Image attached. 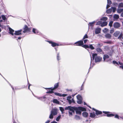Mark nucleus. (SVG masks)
I'll use <instances>...</instances> for the list:
<instances>
[{
  "instance_id": "nucleus-1",
  "label": "nucleus",
  "mask_w": 123,
  "mask_h": 123,
  "mask_svg": "<svg viewBox=\"0 0 123 123\" xmlns=\"http://www.w3.org/2000/svg\"><path fill=\"white\" fill-rule=\"evenodd\" d=\"M74 111H75L76 113L79 114H81V111H86L85 108L80 107H79L78 108L74 107Z\"/></svg>"
},
{
  "instance_id": "nucleus-2",
  "label": "nucleus",
  "mask_w": 123,
  "mask_h": 123,
  "mask_svg": "<svg viewBox=\"0 0 123 123\" xmlns=\"http://www.w3.org/2000/svg\"><path fill=\"white\" fill-rule=\"evenodd\" d=\"M97 54L96 53L92 54V56L93 60L95 58V62H99L102 59V58L99 56H97Z\"/></svg>"
},
{
  "instance_id": "nucleus-3",
  "label": "nucleus",
  "mask_w": 123,
  "mask_h": 123,
  "mask_svg": "<svg viewBox=\"0 0 123 123\" xmlns=\"http://www.w3.org/2000/svg\"><path fill=\"white\" fill-rule=\"evenodd\" d=\"M57 111L58 110L57 108L53 109L51 111V113L49 117V118L52 119L53 118V116L57 115Z\"/></svg>"
},
{
  "instance_id": "nucleus-4",
  "label": "nucleus",
  "mask_w": 123,
  "mask_h": 123,
  "mask_svg": "<svg viewBox=\"0 0 123 123\" xmlns=\"http://www.w3.org/2000/svg\"><path fill=\"white\" fill-rule=\"evenodd\" d=\"M23 29L24 31H23V32L24 33L29 32L31 29L30 28H28L27 26L26 25H25Z\"/></svg>"
},
{
  "instance_id": "nucleus-5",
  "label": "nucleus",
  "mask_w": 123,
  "mask_h": 123,
  "mask_svg": "<svg viewBox=\"0 0 123 123\" xmlns=\"http://www.w3.org/2000/svg\"><path fill=\"white\" fill-rule=\"evenodd\" d=\"M74 44H76V45L80 46L83 45L84 44L83 41L80 40L76 42Z\"/></svg>"
},
{
  "instance_id": "nucleus-6",
  "label": "nucleus",
  "mask_w": 123,
  "mask_h": 123,
  "mask_svg": "<svg viewBox=\"0 0 123 123\" xmlns=\"http://www.w3.org/2000/svg\"><path fill=\"white\" fill-rule=\"evenodd\" d=\"M113 26L114 28H118L120 27V25L119 23L116 22L113 24Z\"/></svg>"
},
{
  "instance_id": "nucleus-7",
  "label": "nucleus",
  "mask_w": 123,
  "mask_h": 123,
  "mask_svg": "<svg viewBox=\"0 0 123 123\" xmlns=\"http://www.w3.org/2000/svg\"><path fill=\"white\" fill-rule=\"evenodd\" d=\"M103 112L105 114H106V116L107 117H112L114 116V115L113 114H109V112L103 111Z\"/></svg>"
},
{
  "instance_id": "nucleus-8",
  "label": "nucleus",
  "mask_w": 123,
  "mask_h": 123,
  "mask_svg": "<svg viewBox=\"0 0 123 123\" xmlns=\"http://www.w3.org/2000/svg\"><path fill=\"white\" fill-rule=\"evenodd\" d=\"M22 30L21 29L17 31H15L14 34L15 35H19L21 34V31Z\"/></svg>"
},
{
  "instance_id": "nucleus-9",
  "label": "nucleus",
  "mask_w": 123,
  "mask_h": 123,
  "mask_svg": "<svg viewBox=\"0 0 123 123\" xmlns=\"http://www.w3.org/2000/svg\"><path fill=\"white\" fill-rule=\"evenodd\" d=\"M109 58V56L106 54L104 55L103 57V58L104 61L108 62V60H107V59L108 58Z\"/></svg>"
},
{
  "instance_id": "nucleus-10",
  "label": "nucleus",
  "mask_w": 123,
  "mask_h": 123,
  "mask_svg": "<svg viewBox=\"0 0 123 123\" xmlns=\"http://www.w3.org/2000/svg\"><path fill=\"white\" fill-rule=\"evenodd\" d=\"M46 89H49V90L48 91L47 93H51L53 92H53V91L54 90L53 89V88H45Z\"/></svg>"
},
{
  "instance_id": "nucleus-11",
  "label": "nucleus",
  "mask_w": 123,
  "mask_h": 123,
  "mask_svg": "<svg viewBox=\"0 0 123 123\" xmlns=\"http://www.w3.org/2000/svg\"><path fill=\"white\" fill-rule=\"evenodd\" d=\"M8 29L9 31V33L12 35L13 36L14 34L13 33V32H14V30L9 27H8Z\"/></svg>"
},
{
  "instance_id": "nucleus-12",
  "label": "nucleus",
  "mask_w": 123,
  "mask_h": 123,
  "mask_svg": "<svg viewBox=\"0 0 123 123\" xmlns=\"http://www.w3.org/2000/svg\"><path fill=\"white\" fill-rule=\"evenodd\" d=\"M101 30V29L100 28H98L95 29V33L96 34H99L100 33Z\"/></svg>"
},
{
  "instance_id": "nucleus-13",
  "label": "nucleus",
  "mask_w": 123,
  "mask_h": 123,
  "mask_svg": "<svg viewBox=\"0 0 123 123\" xmlns=\"http://www.w3.org/2000/svg\"><path fill=\"white\" fill-rule=\"evenodd\" d=\"M92 109L94 111H96V114L97 115H98L99 114H101L102 113V112L101 111H98L97 110H96L95 109L93 108Z\"/></svg>"
},
{
  "instance_id": "nucleus-14",
  "label": "nucleus",
  "mask_w": 123,
  "mask_h": 123,
  "mask_svg": "<svg viewBox=\"0 0 123 123\" xmlns=\"http://www.w3.org/2000/svg\"><path fill=\"white\" fill-rule=\"evenodd\" d=\"M69 115V116H71L72 115V113H74V107H73V110H70L68 111Z\"/></svg>"
},
{
  "instance_id": "nucleus-15",
  "label": "nucleus",
  "mask_w": 123,
  "mask_h": 123,
  "mask_svg": "<svg viewBox=\"0 0 123 123\" xmlns=\"http://www.w3.org/2000/svg\"><path fill=\"white\" fill-rule=\"evenodd\" d=\"M48 42L50 43L51 44V45L53 47H54L56 46H58L59 45L58 44L53 42L51 41H49Z\"/></svg>"
},
{
  "instance_id": "nucleus-16",
  "label": "nucleus",
  "mask_w": 123,
  "mask_h": 123,
  "mask_svg": "<svg viewBox=\"0 0 123 123\" xmlns=\"http://www.w3.org/2000/svg\"><path fill=\"white\" fill-rule=\"evenodd\" d=\"M37 98L41 100H42L43 101H44L45 100V99L46 98V97L45 96H44L43 97H37Z\"/></svg>"
},
{
  "instance_id": "nucleus-17",
  "label": "nucleus",
  "mask_w": 123,
  "mask_h": 123,
  "mask_svg": "<svg viewBox=\"0 0 123 123\" xmlns=\"http://www.w3.org/2000/svg\"><path fill=\"white\" fill-rule=\"evenodd\" d=\"M120 33V32L119 31H116L113 34L114 36L116 37H118V35Z\"/></svg>"
},
{
  "instance_id": "nucleus-18",
  "label": "nucleus",
  "mask_w": 123,
  "mask_h": 123,
  "mask_svg": "<svg viewBox=\"0 0 123 123\" xmlns=\"http://www.w3.org/2000/svg\"><path fill=\"white\" fill-rule=\"evenodd\" d=\"M107 24V23L106 22H102L100 26L101 27H103L106 26Z\"/></svg>"
},
{
  "instance_id": "nucleus-19",
  "label": "nucleus",
  "mask_w": 123,
  "mask_h": 123,
  "mask_svg": "<svg viewBox=\"0 0 123 123\" xmlns=\"http://www.w3.org/2000/svg\"><path fill=\"white\" fill-rule=\"evenodd\" d=\"M73 107H74L68 106L67 107H66L65 108V110H69V111L73 110Z\"/></svg>"
},
{
  "instance_id": "nucleus-20",
  "label": "nucleus",
  "mask_w": 123,
  "mask_h": 123,
  "mask_svg": "<svg viewBox=\"0 0 123 123\" xmlns=\"http://www.w3.org/2000/svg\"><path fill=\"white\" fill-rule=\"evenodd\" d=\"M105 37L106 38L110 39L111 37V35L109 34H107L105 35Z\"/></svg>"
},
{
  "instance_id": "nucleus-21",
  "label": "nucleus",
  "mask_w": 123,
  "mask_h": 123,
  "mask_svg": "<svg viewBox=\"0 0 123 123\" xmlns=\"http://www.w3.org/2000/svg\"><path fill=\"white\" fill-rule=\"evenodd\" d=\"M96 116L94 112L91 113H90V117L92 118H94Z\"/></svg>"
},
{
  "instance_id": "nucleus-22",
  "label": "nucleus",
  "mask_w": 123,
  "mask_h": 123,
  "mask_svg": "<svg viewBox=\"0 0 123 123\" xmlns=\"http://www.w3.org/2000/svg\"><path fill=\"white\" fill-rule=\"evenodd\" d=\"M53 103L57 104H60V102L58 101L57 99H54L53 101Z\"/></svg>"
},
{
  "instance_id": "nucleus-23",
  "label": "nucleus",
  "mask_w": 123,
  "mask_h": 123,
  "mask_svg": "<svg viewBox=\"0 0 123 123\" xmlns=\"http://www.w3.org/2000/svg\"><path fill=\"white\" fill-rule=\"evenodd\" d=\"M95 22V21H94L92 22L89 23L88 25L89 27L90 26L92 27L93 25L94 24Z\"/></svg>"
},
{
  "instance_id": "nucleus-24",
  "label": "nucleus",
  "mask_w": 123,
  "mask_h": 123,
  "mask_svg": "<svg viewBox=\"0 0 123 123\" xmlns=\"http://www.w3.org/2000/svg\"><path fill=\"white\" fill-rule=\"evenodd\" d=\"M32 31L34 33L36 34L38 33V31L36 29L33 28L32 30Z\"/></svg>"
},
{
  "instance_id": "nucleus-25",
  "label": "nucleus",
  "mask_w": 123,
  "mask_h": 123,
  "mask_svg": "<svg viewBox=\"0 0 123 123\" xmlns=\"http://www.w3.org/2000/svg\"><path fill=\"white\" fill-rule=\"evenodd\" d=\"M82 115L84 117H87L88 115V113L86 112H84L82 113Z\"/></svg>"
},
{
  "instance_id": "nucleus-26",
  "label": "nucleus",
  "mask_w": 123,
  "mask_h": 123,
  "mask_svg": "<svg viewBox=\"0 0 123 123\" xmlns=\"http://www.w3.org/2000/svg\"><path fill=\"white\" fill-rule=\"evenodd\" d=\"M59 86V84L58 83H57L55 84L54 85V87L53 88V89L54 90L55 89L57 88Z\"/></svg>"
},
{
  "instance_id": "nucleus-27",
  "label": "nucleus",
  "mask_w": 123,
  "mask_h": 123,
  "mask_svg": "<svg viewBox=\"0 0 123 123\" xmlns=\"http://www.w3.org/2000/svg\"><path fill=\"white\" fill-rule=\"evenodd\" d=\"M120 8H118L117 9V12L119 13H120L123 11V9H120Z\"/></svg>"
},
{
  "instance_id": "nucleus-28",
  "label": "nucleus",
  "mask_w": 123,
  "mask_h": 123,
  "mask_svg": "<svg viewBox=\"0 0 123 123\" xmlns=\"http://www.w3.org/2000/svg\"><path fill=\"white\" fill-rule=\"evenodd\" d=\"M112 11V9L111 8L108 9L106 10V12L108 14L110 13Z\"/></svg>"
},
{
  "instance_id": "nucleus-29",
  "label": "nucleus",
  "mask_w": 123,
  "mask_h": 123,
  "mask_svg": "<svg viewBox=\"0 0 123 123\" xmlns=\"http://www.w3.org/2000/svg\"><path fill=\"white\" fill-rule=\"evenodd\" d=\"M123 7V3H120L118 6V8H120Z\"/></svg>"
},
{
  "instance_id": "nucleus-30",
  "label": "nucleus",
  "mask_w": 123,
  "mask_h": 123,
  "mask_svg": "<svg viewBox=\"0 0 123 123\" xmlns=\"http://www.w3.org/2000/svg\"><path fill=\"white\" fill-rule=\"evenodd\" d=\"M114 18L116 19H117L119 18V17L118 15L117 14H115L113 16Z\"/></svg>"
},
{
  "instance_id": "nucleus-31",
  "label": "nucleus",
  "mask_w": 123,
  "mask_h": 123,
  "mask_svg": "<svg viewBox=\"0 0 123 123\" xmlns=\"http://www.w3.org/2000/svg\"><path fill=\"white\" fill-rule=\"evenodd\" d=\"M77 98L78 100H82V97L80 95H77Z\"/></svg>"
},
{
  "instance_id": "nucleus-32",
  "label": "nucleus",
  "mask_w": 123,
  "mask_h": 123,
  "mask_svg": "<svg viewBox=\"0 0 123 123\" xmlns=\"http://www.w3.org/2000/svg\"><path fill=\"white\" fill-rule=\"evenodd\" d=\"M59 109L62 112V113H63V111H64V108L62 107H59Z\"/></svg>"
},
{
  "instance_id": "nucleus-33",
  "label": "nucleus",
  "mask_w": 123,
  "mask_h": 123,
  "mask_svg": "<svg viewBox=\"0 0 123 123\" xmlns=\"http://www.w3.org/2000/svg\"><path fill=\"white\" fill-rule=\"evenodd\" d=\"M96 50L98 52H101L102 51V50L100 48H97L96 49Z\"/></svg>"
},
{
  "instance_id": "nucleus-34",
  "label": "nucleus",
  "mask_w": 123,
  "mask_h": 123,
  "mask_svg": "<svg viewBox=\"0 0 123 123\" xmlns=\"http://www.w3.org/2000/svg\"><path fill=\"white\" fill-rule=\"evenodd\" d=\"M89 48L91 49H94V48L93 47L92 44H90L89 46Z\"/></svg>"
},
{
  "instance_id": "nucleus-35",
  "label": "nucleus",
  "mask_w": 123,
  "mask_h": 123,
  "mask_svg": "<svg viewBox=\"0 0 123 123\" xmlns=\"http://www.w3.org/2000/svg\"><path fill=\"white\" fill-rule=\"evenodd\" d=\"M113 23V22L112 21H110L109 23V25L111 27L112 26V24Z\"/></svg>"
},
{
  "instance_id": "nucleus-36",
  "label": "nucleus",
  "mask_w": 123,
  "mask_h": 123,
  "mask_svg": "<svg viewBox=\"0 0 123 123\" xmlns=\"http://www.w3.org/2000/svg\"><path fill=\"white\" fill-rule=\"evenodd\" d=\"M107 19V17H103L101 19V20H103L104 21H106Z\"/></svg>"
},
{
  "instance_id": "nucleus-37",
  "label": "nucleus",
  "mask_w": 123,
  "mask_h": 123,
  "mask_svg": "<svg viewBox=\"0 0 123 123\" xmlns=\"http://www.w3.org/2000/svg\"><path fill=\"white\" fill-rule=\"evenodd\" d=\"M61 115L58 116L56 119V120L57 121H59V120L61 118Z\"/></svg>"
},
{
  "instance_id": "nucleus-38",
  "label": "nucleus",
  "mask_w": 123,
  "mask_h": 123,
  "mask_svg": "<svg viewBox=\"0 0 123 123\" xmlns=\"http://www.w3.org/2000/svg\"><path fill=\"white\" fill-rule=\"evenodd\" d=\"M108 30V29L107 28H105L104 29V30H103V31L104 33H106L107 32Z\"/></svg>"
},
{
  "instance_id": "nucleus-39",
  "label": "nucleus",
  "mask_w": 123,
  "mask_h": 123,
  "mask_svg": "<svg viewBox=\"0 0 123 123\" xmlns=\"http://www.w3.org/2000/svg\"><path fill=\"white\" fill-rule=\"evenodd\" d=\"M77 103L79 104H81L82 103V100H78Z\"/></svg>"
},
{
  "instance_id": "nucleus-40",
  "label": "nucleus",
  "mask_w": 123,
  "mask_h": 123,
  "mask_svg": "<svg viewBox=\"0 0 123 123\" xmlns=\"http://www.w3.org/2000/svg\"><path fill=\"white\" fill-rule=\"evenodd\" d=\"M111 8L112 9V10H113V12H115L116 10V8L115 7H111Z\"/></svg>"
},
{
  "instance_id": "nucleus-41",
  "label": "nucleus",
  "mask_w": 123,
  "mask_h": 123,
  "mask_svg": "<svg viewBox=\"0 0 123 123\" xmlns=\"http://www.w3.org/2000/svg\"><path fill=\"white\" fill-rule=\"evenodd\" d=\"M75 118L77 120H79L80 119L79 116L77 115L75 116Z\"/></svg>"
},
{
  "instance_id": "nucleus-42",
  "label": "nucleus",
  "mask_w": 123,
  "mask_h": 123,
  "mask_svg": "<svg viewBox=\"0 0 123 123\" xmlns=\"http://www.w3.org/2000/svg\"><path fill=\"white\" fill-rule=\"evenodd\" d=\"M102 23V21H98L96 23V25H101Z\"/></svg>"
},
{
  "instance_id": "nucleus-43",
  "label": "nucleus",
  "mask_w": 123,
  "mask_h": 123,
  "mask_svg": "<svg viewBox=\"0 0 123 123\" xmlns=\"http://www.w3.org/2000/svg\"><path fill=\"white\" fill-rule=\"evenodd\" d=\"M104 43H107V44H111V41H108L104 42Z\"/></svg>"
},
{
  "instance_id": "nucleus-44",
  "label": "nucleus",
  "mask_w": 123,
  "mask_h": 123,
  "mask_svg": "<svg viewBox=\"0 0 123 123\" xmlns=\"http://www.w3.org/2000/svg\"><path fill=\"white\" fill-rule=\"evenodd\" d=\"M1 17L2 18V19L4 20H5L6 19V17L4 15H2L1 16Z\"/></svg>"
},
{
  "instance_id": "nucleus-45",
  "label": "nucleus",
  "mask_w": 123,
  "mask_h": 123,
  "mask_svg": "<svg viewBox=\"0 0 123 123\" xmlns=\"http://www.w3.org/2000/svg\"><path fill=\"white\" fill-rule=\"evenodd\" d=\"M88 38V36L86 34L84 36L82 39H83V40H84V39H85L86 38Z\"/></svg>"
},
{
  "instance_id": "nucleus-46",
  "label": "nucleus",
  "mask_w": 123,
  "mask_h": 123,
  "mask_svg": "<svg viewBox=\"0 0 123 123\" xmlns=\"http://www.w3.org/2000/svg\"><path fill=\"white\" fill-rule=\"evenodd\" d=\"M122 36H123V34H122V33H121L119 37H118V38L119 39H121Z\"/></svg>"
},
{
  "instance_id": "nucleus-47",
  "label": "nucleus",
  "mask_w": 123,
  "mask_h": 123,
  "mask_svg": "<svg viewBox=\"0 0 123 123\" xmlns=\"http://www.w3.org/2000/svg\"><path fill=\"white\" fill-rule=\"evenodd\" d=\"M82 47L86 49V48H89V46L86 45H83Z\"/></svg>"
},
{
  "instance_id": "nucleus-48",
  "label": "nucleus",
  "mask_w": 123,
  "mask_h": 123,
  "mask_svg": "<svg viewBox=\"0 0 123 123\" xmlns=\"http://www.w3.org/2000/svg\"><path fill=\"white\" fill-rule=\"evenodd\" d=\"M107 0L108 4L109 5H110L111 4L112 2L111 0Z\"/></svg>"
},
{
  "instance_id": "nucleus-49",
  "label": "nucleus",
  "mask_w": 123,
  "mask_h": 123,
  "mask_svg": "<svg viewBox=\"0 0 123 123\" xmlns=\"http://www.w3.org/2000/svg\"><path fill=\"white\" fill-rule=\"evenodd\" d=\"M67 100L68 101L69 104H70L72 102V100L69 99H67Z\"/></svg>"
},
{
  "instance_id": "nucleus-50",
  "label": "nucleus",
  "mask_w": 123,
  "mask_h": 123,
  "mask_svg": "<svg viewBox=\"0 0 123 123\" xmlns=\"http://www.w3.org/2000/svg\"><path fill=\"white\" fill-rule=\"evenodd\" d=\"M60 57V56H59V53H58L57 54V59L59 61L60 59L59 58Z\"/></svg>"
},
{
  "instance_id": "nucleus-51",
  "label": "nucleus",
  "mask_w": 123,
  "mask_h": 123,
  "mask_svg": "<svg viewBox=\"0 0 123 123\" xmlns=\"http://www.w3.org/2000/svg\"><path fill=\"white\" fill-rule=\"evenodd\" d=\"M113 63L114 64H117V65H118V63L116 61H113Z\"/></svg>"
},
{
  "instance_id": "nucleus-52",
  "label": "nucleus",
  "mask_w": 123,
  "mask_h": 123,
  "mask_svg": "<svg viewBox=\"0 0 123 123\" xmlns=\"http://www.w3.org/2000/svg\"><path fill=\"white\" fill-rule=\"evenodd\" d=\"M97 47H100L102 46V45L99 43H98L97 44Z\"/></svg>"
},
{
  "instance_id": "nucleus-53",
  "label": "nucleus",
  "mask_w": 123,
  "mask_h": 123,
  "mask_svg": "<svg viewBox=\"0 0 123 123\" xmlns=\"http://www.w3.org/2000/svg\"><path fill=\"white\" fill-rule=\"evenodd\" d=\"M55 95H57V96H60V93H57L56 92H55Z\"/></svg>"
},
{
  "instance_id": "nucleus-54",
  "label": "nucleus",
  "mask_w": 123,
  "mask_h": 123,
  "mask_svg": "<svg viewBox=\"0 0 123 123\" xmlns=\"http://www.w3.org/2000/svg\"><path fill=\"white\" fill-rule=\"evenodd\" d=\"M114 31V30L113 29H112L110 30V33H113Z\"/></svg>"
},
{
  "instance_id": "nucleus-55",
  "label": "nucleus",
  "mask_w": 123,
  "mask_h": 123,
  "mask_svg": "<svg viewBox=\"0 0 123 123\" xmlns=\"http://www.w3.org/2000/svg\"><path fill=\"white\" fill-rule=\"evenodd\" d=\"M115 117L116 118H117L118 119H119V116L118 115H116L115 116Z\"/></svg>"
},
{
  "instance_id": "nucleus-56",
  "label": "nucleus",
  "mask_w": 123,
  "mask_h": 123,
  "mask_svg": "<svg viewBox=\"0 0 123 123\" xmlns=\"http://www.w3.org/2000/svg\"><path fill=\"white\" fill-rule=\"evenodd\" d=\"M84 82L83 83V84H82L81 86V88L80 89V90H82V89L83 88V86H84Z\"/></svg>"
},
{
  "instance_id": "nucleus-57",
  "label": "nucleus",
  "mask_w": 123,
  "mask_h": 123,
  "mask_svg": "<svg viewBox=\"0 0 123 123\" xmlns=\"http://www.w3.org/2000/svg\"><path fill=\"white\" fill-rule=\"evenodd\" d=\"M88 41V40L87 39H85L84 40V43H86Z\"/></svg>"
},
{
  "instance_id": "nucleus-58",
  "label": "nucleus",
  "mask_w": 123,
  "mask_h": 123,
  "mask_svg": "<svg viewBox=\"0 0 123 123\" xmlns=\"http://www.w3.org/2000/svg\"><path fill=\"white\" fill-rule=\"evenodd\" d=\"M110 5H109L108 4H107V5L106 7V8L107 9L108 8H109V7H110Z\"/></svg>"
},
{
  "instance_id": "nucleus-59",
  "label": "nucleus",
  "mask_w": 123,
  "mask_h": 123,
  "mask_svg": "<svg viewBox=\"0 0 123 123\" xmlns=\"http://www.w3.org/2000/svg\"><path fill=\"white\" fill-rule=\"evenodd\" d=\"M71 98V96H69L67 97V99H70Z\"/></svg>"
},
{
  "instance_id": "nucleus-60",
  "label": "nucleus",
  "mask_w": 123,
  "mask_h": 123,
  "mask_svg": "<svg viewBox=\"0 0 123 123\" xmlns=\"http://www.w3.org/2000/svg\"><path fill=\"white\" fill-rule=\"evenodd\" d=\"M118 63L120 65H123V63L120 62H119Z\"/></svg>"
},
{
  "instance_id": "nucleus-61",
  "label": "nucleus",
  "mask_w": 123,
  "mask_h": 123,
  "mask_svg": "<svg viewBox=\"0 0 123 123\" xmlns=\"http://www.w3.org/2000/svg\"><path fill=\"white\" fill-rule=\"evenodd\" d=\"M50 122V120H48L47 121H46L45 123H49Z\"/></svg>"
},
{
  "instance_id": "nucleus-62",
  "label": "nucleus",
  "mask_w": 123,
  "mask_h": 123,
  "mask_svg": "<svg viewBox=\"0 0 123 123\" xmlns=\"http://www.w3.org/2000/svg\"><path fill=\"white\" fill-rule=\"evenodd\" d=\"M31 85L28 83V89L30 90V87Z\"/></svg>"
},
{
  "instance_id": "nucleus-63",
  "label": "nucleus",
  "mask_w": 123,
  "mask_h": 123,
  "mask_svg": "<svg viewBox=\"0 0 123 123\" xmlns=\"http://www.w3.org/2000/svg\"><path fill=\"white\" fill-rule=\"evenodd\" d=\"M51 123H57L56 122L54 121L51 122Z\"/></svg>"
},
{
  "instance_id": "nucleus-64",
  "label": "nucleus",
  "mask_w": 123,
  "mask_h": 123,
  "mask_svg": "<svg viewBox=\"0 0 123 123\" xmlns=\"http://www.w3.org/2000/svg\"><path fill=\"white\" fill-rule=\"evenodd\" d=\"M121 17H123V11L121 13Z\"/></svg>"
}]
</instances>
